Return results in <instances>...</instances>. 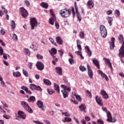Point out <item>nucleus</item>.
Wrapping results in <instances>:
<instances>
[{"label":"nucleus","instance_id":"53","mask_svg":"<svg viewBox=\"0 0 124 124\" xmlns=\"http://www.w3.org/2000/svg\"><path fill=\"white\" fill-rule=\"evenodd\" d=\"M36 57L38 60H42L43 59V56L40 54H37Z\"/></svg>","mask_w":124,"mask_h":124},{"label":"nucleus","instance_id":"18","mask_svg":"<svg viewBox=\"0 0 124 124\" xmlns=\"http://www.w3.org/2000/svg\"><path fill=\"white\" fill-rule=\"evenodd\" d=\"M93 62L97 67L98 69H100V66L99 65V62L96 59H93Z\"/></svg>","mask_w":124,"mask_h":124},{"label":"nucleus","instance_id":"36","mask_svg":"<svg viewBox=\"0 0 124 124\" xmlns=\"http://www.w3.org/2000/svg\"><path fill=\"white\" fill-rule=\"evenodd\" d=\"M85 93L87 96H88L89 97H90L91 98L92 95V93H91V92H90L89 90H86L85 91Z\"/></svg>","mask_w":124,"mask_h":124},{"label":"nucleus","instance_id":"45","mask_svg":"<svg viewBox=\"0 0 124 124\" xmlns=\"http://www.w3.org/2000/svg\"><path fill=\"white\" fill-rule=\"evenodd\" d=\"M115 15L116 17H119L120 16V11L116 10L115 11Z\"/></svg>","mask_w":124,"mask_h":124},{"label":"nucleus","instance_id":"24","mask_svg":"<svg viewBox=\"0 0 124 124\" xmlns=\"http://www.w3.org/2000/svg\"><path fill=\"white\" fill-rule=\"evenodd\" d=\"M36 100L35 97L34 96H31L28 98V102H35Z\"/></svg>","mask_w":124,"mask_h":124},{"label":"nucleus","instance_id":"34","mask_svg":"<svg viewBox=\"0 0 124 124\" xmlns=\"http://www.w3.org/2000/svg\"><path fill=\"white\" fill-rule=\"evenodd\" d=\"M49 53L50 54L52 53L54 56V55H56V54H57V49L55 48H52L51 49V51H49Z\"/></svg>","mask_w":124,"mask_h":124},{"label":"nucleus","instance_id":"47","mask_svg":"<svg viewBox=\"0 0 124 124\" xmlns=\"http://www.w3.org/2000/svg\"><path fill=\"white\" fill-rule=\"evenodd\" d=\"M11 27H13V28L14 29H15V28H16V24L15 23V21H14V20L12 21Z\"/></svg>","mask_w":124,"mask_h":124},{"label":"nucleus","instance_id":"38","mask_svg":"<svg viewBox=\"0 0 124 124\" xmlns=\"http://www.w3.org/2000/svg\"><path fill=\"white\" fill-rule=\"evenodd\" d=\"M49 40L52 44H53V45H55V46H58V45H57V43L55 42V41H54V39H53L52 38H49Z\"/></svg>","mask_w":124,"mask_h":124},{"label":"nucleus","instance_id":"49","mask_svg":"<svg viewBox=\"0 0 124 124\" xmlns=\"http://www.w3.org/2000/svg\"><path fill=\"white\" fill-rule=\"evenodd\" d=\"M25 52L26 53V55H28V56H30V55H31V52L28 48H25Z\"/></svg>","mask_w":124,"mask_h":124},{"label":"nucleus","instance_id":"55","mask_svg":"<svg viewBox=\"0 0 124 124\" xmlns=\"http://www.w3.org/2000/svg\"><path fill=\"white\" fill-rule=\"evenodd\" d=\"M0 56L3 55V49L1 46H0Z\"/></svg>","mask_w":124,"mask_h":124},{"label":"nucleus","instance_id":"25","mask_svg":"<svg viewBox=\"0 0 124 124\" xmlns=\"http://www.w3.org/2000/svg\"><path fill=\"white\" fill-rule=\"evenodd\" d=\"M61 88L63 89V91H68V92H70L71 91V88L70 87H67L64 85H62Z\"/></svg>","mask_w":124,"mask_h":124},{"label":"nucleus","instance_id":"15","mask_svg":"<svg viewBox=\"0 0 124 124\" xmlns=\"http://www.w3.org/2000/svg\"><path fill=\"white\" fill-rule=\"evenodd\" d=\"M93 6H94L93 1V0H89L87 2V8L92 9V8H93Z\"/></svg>","mask_w":124,"mask_h":124},{"label":"nucleus","instance_id":"21","mask_svg":"<svg viewBox=\"0 0 124 124\" xmlns=\"http://www.w3.org/2000/svg\"><path fill=\"white\" fill-rule=\"evenodd\" d=\"M86 108H87V107L84 104H81L79 107V108L81 112H83H83H86Z\"/></svg>","mask_w":124,"mask_h":124},{"label":"nucleus","instance_id":"43","mask_svg":"<svg viewBox=\"0 0 124 124\" xmlns=\"http://www.w3.org/2000/svg\"><path fill=\"white\" fill-rule=\"evenodd\" d=\"M12 39H14V40H16V41H17V40H18L17 35H16V34H13Z\"/></svg>","mask_w":124,"mask_h":124},{"label":"nucleus","instance_id":"50","mask_svg":"<svg viewBox=\"0 0 124 124\" xmlns=\"http://www.w3.org/2000/svg\"><path fill=\"white\" fill-rule=\"evenodd\" d=\"M55 27L57 30H59L60 29V24H59V22L58 21H55Z\"/></svg>","mask_w":124,"mask_h":124},{"label":"nucleus","instance_id":"40","mask_svg":"<svg viewBox=\"0 0 124 124\" xmlns=\"http://www.w3.org/2000/svg\"><path fill=\"white\" fill-rule=\"evenodd\" d=\"M48 93L49 94H53V93H54L55 92L54 91H52V89H48L47 90Z\"/></svg>","mask_w":124,"mask_h":124},{"label":"nucleus","instance_id":"27","mask_svg":"<svg viewBox=\"0 0 124 124\" xmlns=\"http://www.w3.org/2000/svg\"><path fill=\"white\" fill-rule=\"evenodd\" d=\"M76 15L77 16V18H78L79 22H81V21H82V17L81 16L80 13H79V11H76Z\"/></svg>","mask_w":124,"mask_h":124},{"label":"nucleus","instance_id":"9","mask_svg":"<svg viewBox=\"0 0 124 124\" xmlns=\"http://www.w3.org/2000/svg\"><path fill=\"white\" fill-rule=\"evenodd\" d=\"M88 74L90 79H93V72L92 70V67L90 65L87 64Z\"/></svg>","mask_w":124,"mask_h":124},{"label":"nucleus","instance_id":"63","mask_svg":"<svg viewBox=\"0 0 124 124\" xmlns=\"http://www.w3.org/2000/svg\"><path fill=\"white\" fill-rule=\"evenodd\" d=\"M33 122L34 123H35V124H44L43 123H41V122H39V121H33Z\"/></svg>","mask_w":124,"mask_h":124},{"label":"nucleus","instance_id":"60","mask_svg":"<svg viewBox=\"0 0 124 124\" xmlns=\"http://www.w3.org/2000/svg\"><path fill=\"white\" fill-rule=\"evenodd\" d=\"M58 52L59 53V55L61 56L62 57V55H63V52L62 51V50H58Z\"/></svg>","mask_w":124,"mask_h":124},{"label":"nucleus","instance_id":"32","mask_svg":"<svg viewBox=\"0 0 124 124\" xmlns=\"http://www.w3.org/2000/svg\"><path fill=\"white\" fill-rule=\"evenodd\" d=\"M107 19L108 21V24H109V26H112V21H113V18L108 16L107 17Z\"/></svg>","mask_w":124,"mask_h":124},{"label":"nucleus","instance_id":"54","mask_svg":"<svg viewBox=\"0 0 124 124\" xmlns=\"http://www.w3.org/2000/svg\"><path fill=\"white\" fill-rule=\"evenodd\" d=\"M97 123L99 124H104V122L101 119H98L97 121Z\"/></svg>","mask_w":124,"mask_h":124},{"label":"nucleus","instance_id":"61","mask_svg":"<svg viewBox=\"0 0 124 124\" xmlns=\"http://www.w3.org/2000/svg\"><path fill=\"white\" fill-rule=\"evenodd\" d=\"M28 66L30 69H31V68H32V63L29 62L28 63Z\"/></svg>","mask_w":124,"mask_h":124},{"label":"nucleus","instance_id":"58","mask_svg":"<svg viewBox=\"0 0 124 124\" xmlns=\"http://www.w3.org/2000/svg\"><path fill=\"white\" fill-rule=\"evenodd\" d=\"M113 13V11L112 10H108L107 11V14L108 15H110Z\"/></svg>","mask_w":124,"mask_h":124},{"label":"nucleus","instance_id":"39","mask_svg":"<svg viewBox=\"0 0 124 124\" xmlns=\"http://www.w3.org/2000/svg\"><path fill=\"white\" fill-rule=\"evenodd\" d=\"M50 55L51 56H52L54 61H55V62H58V61H59V59H58V58H57L56 57V56H54V54H53V53L52 52L50 53Z\"/></svg>","mask_w":124,"mask_h":124},{"label":"nucleus","instance_id":"20","mask_svg":"<svg viewBox=\"0 0 124 124\" xmlns=\"http://www.w3.org/2000/svg\"><path fill=\"white\" fill-rule=\"evenodd\" d=\"M55 39L56 40V42L58 44H59V45H62L63 43V41H62V39L60 36L56 37Z\"/></svg>","mask_w":124,"mask_h":124},{"label":"nucleus","instance_id":"51","mask_svg":"<svg viewBox=\"0 0 124 124\" xmlns=\"http://www.w3.org/2000/svg\"><path fill=\"white\" fill-rule=\"evenodd\" d=\"M63 81H64L65 84H66V85H68V86H69L70 85V83L69 82H68V80H67V79L64 78Z\"/></svg>","mask_w":124,"mask_h":124},{"label":"nucleus","instance_id":"7","mask_svg":"<svg viewBox=\"0 0 124 124\" xmlns=\"http://www.w3.org/2000/svg\"><path fill=\"white\" fill-rule=\"evenodd\" d=\"M107 116L108 118L107 122H108V123H116V122H117V119L115 118L113 119V117H112L110 112H108Z\"/></svg>","mask_w":124,"mask_h":124},{"label":"nucleus","instance_id":"37","mask_svg":"<svg viewBox=\"0 0 124 124\" xmlns=\"http://www.w3.org/2000/svg\"><path fill=\"white\" fill-rule=\"evenodd\" d=\"M79 69L82 71V72H84V71H87V68H86V67H85L84 66L80 65L79 66Z\"/></svg>","mask_w":124,"mask_h":124},{"label":"nucleus","instance_id":"16","mask_svg":"<svg viewBox=\"0 0 124 124\" xmlns=\"http://www.w3.org/2000/svg\"><path fill=\"white\" fill-rule=\"evenodd\" d=\"M100 93H101V95H102L103 98H105V99H108V98H109V95L106 93V91H105V90H102L101 91Z\"/></svg>","mask_w":124,"mask_h":124},{"label":"nucleus","instance_id":"1","mask_svg":"<svg viewBox=\"0 0 124 124\" xmlns=\"http://www.w3.org/2000/svg\"><path fill=\"white\" fill-rule=\"evenodd\" d=\"M118 40L120 43L122 44L120 49L119 50V56L120 58H124V36L122 34H119L118 36Z\"/></svg>","mask_w":124,"mask_h":124},{"label":"nucleus","instance_id":"6","mask_svg":"<svg viewBox=\"0 0 124 124\" xmlns=\"http://www.w3.org/2000/svg\"><path fill=\"white\" fill-rule=\"evenodd\" d=\"M38 22L35 17L30 18V25L31 26V30H34L35 27L37 26Z\"/></svg>","mask_w":124,"mask_h":124},{"label":"nucleus","instance_id":"2","mask_svg":"<svg viewBox=\"0 0 124 124\" xmlns=\"http://www.w3.org/2000/svg\"><path fill=\"white\" fill-rule=\"evenodd\" d=\"M60 14L63 18H67V17H69V16H70V14H71V10H70V9H62L60 10Z\"/></svg>","mask_w":124,"mask_h":124},{"label":"nucleus","instance_id":"23","mask_svg":"<svg viewBox=\"0 0 124 124\" xmlns=\"http://www.w3.org/2000/svg\"><path fill=\"white\" fill-rule=\"evenodd\" d=\"M40 5L43 7V8H45L46 9H47L48 8L49 5H48V3L45 2H42L40 4Z\"/></svg>","mask_w":124,"mask_h":124},{"label":"nucleus","instance_id":"19","mask_svg":"<svg viewBox=\"0 0 124 124\" xmlns=\"http://www.w3.org/2000/svg\"><path fill=\"white\" fill-rule=\"evenodd\" d=\"M55 70L57 74L62 76V69L60 67H57L55 68Z\"/></svg>","mask_w":124,"mask_h":124},{"label":"nucleus","instance_id":"28","mask_svg":"<svg viewBox=\"0 0 124 124\" xmlns=\"http://www.w3.org/2000/svg\"><path fill=\"white\" fill-rule=\"evenodd\" d=\"M54 86L55 91H57V93H60V86H59V85H58V84L57 83H54Z\"/></svg>","mask_w":124,"mask_h":124},{"label":"nucleus","instance_id":"52","mask_svg":"<svg viewBox=\"0 0 124 124\" xmlns=\"http://www.w3.org/2000/svg\"><path fill=\"white\" fill-rule=\"evenodd\" d=\"M21 90H23V91H25V92H27L28 91V90H29L28 89V87H26V86H22L21 87Z\"/></svg>","mask_w":124,"mask_h":124},{"label":"nucleus","instance_id":"11","mask_svg":"<svg viewBox=\"0 0 124 124\" xmlns=\"http://www.w3.org/2000/svg\"><path fill=\"white\" fill-rule=\"evenodd\" d=\"M36 66L38 70H43L44 69V64L40 62H38L36 64Z\"/></svg>","mask_w":124,"mask_h":124},{"label":"nucleus","instance_id":"48","mask_svg":"<svg viewBox=\"0 0 124 124\" xmlns=\"http://www.w3.org/2000/svg\"><path fill=\"white\" fill-rule=\"evenodd\" d=\"M69 62L71 64H74V60L73 58H70L69 59Z\"/></svg>","mask_w":124,"mask_h":124},{"label":"nucleus","instance_id":"3","mask_svg":"<svg viewBox=\"0 0 124 124\" xmlns=\"http://www.w3.org/2000/svg\"><path fill=\"white\" fill-rule=\"evenodd\" d=\"M100 31L102 37L105 38L107 36V29H106V27L104 25H101L100 26Z\"/></svg>","mask_w":124,"mask_h":124},{"label":"nucleus","instance_id":"14","mask_svg":"<svg viewBox=\"0 0 124 124\" xmlns=\"http://www.w3.org/2000/svg\"><path fill=\"white\" fill-rule=\"evenodd\" d=\"M98 74H100L102 78H105L106 81H109V78L102 71L99 70L97 71Z\"/></svg>","mask_w":124,"mask_h":124},{"label":"nucleus","instance_id":"62","mask_svg":"<svg viewBox=\"0 0 124 124\" xmlns=\"http://www.w3.org/2000/svg\"><path fill=\"white\" fill-rule=\"evenodd\" d=\"M77 47L79 51H82V46H81V45H77Z\"/></svg>","mask_w":124,"mask_h":124},{"label":"nucleus","instance_id":"26","mask_svg":"<svg viewBox=\"0 0 124 124\" xmlns=\"http://www.w3.org/2000/svg\"><path fill=\"white\" fill-rule=\"evenodd\" d=\"M62 94H63V98H66V97H68V93H67L66 91H64V90H62L61 91Z\"/></svg>","mask_w":124,"mask_h":124},{"label":"nucleus","instance_id":"64","mask_svg":"<svg viewBox=\"0 0 124 124\" xmlns=\"http://www.w3.org/2000/svg\"><path fill=\"white\" fill-rule=\"evenodd\" d=\"M25 3L26 4L27 6H30L31 4L30 3V1L28 0H25Z\"/></svg>","mask_w":124,"mask_h":124},{"label":"nucleus","instance_id":"31","mask_svg":"<svg viewBox=\"0 0 124 124\" xmlns=\"http://www.w3.org/2000/svg\"><path fill=\"white\" fill-rule=\"evenodd\" d=\"M37 105L38 106L39 108H42L43 106V102L40 100H38Z\"/></svg>","mask_w":124,"mask_h":124},{"label":"nucleus","instance_id":"22","mask_svg":"<svg viewBox=\"0 0 124 124\" xmlns=\"http://www.w3.org/2000/svg\"><path fill=\"white\" fill-rule=\"evenodd\" d=\"M85 49H86V51H87V53L89 56V57H91L92 56V51L91 50V49H90V47H89V46H86L85 47Z\"/></svg>","mask_w":124,"mask_h":124},{"label":"nucleus","instance_id":"59","mask_svg":"<svg viewBox=\"0 0 124 124\" xmlns=\"http://www.w3.org/2000/svg\"><path fill=\"white\" fill-rule=\"evenodd\" d=\"M75 8L76 10V11H78V6L77 5V2H75Z\"/></svg>","mask_w":124,"mask_h":124},{"label":"nucleus","instance_id":"35","mask_svg":"<svg viewBox=\"0 0 124 124\" xmlns=\"http://www.w3.org/2000/svg\"><path fill=\"white\" fill-rule=\"evenodd\" d=\"M55 20H56V18H55L51 17L50 18H49V23L50 24V25H54L55 23Z\"/></svg>","mask_w":124,"mask_h":124},{"label":"nucleus","instance_id":"33","mask_svg":"<svg viewBox=\"0 0 124 124\" xmlns=\"http://www.w3.org/2000/svg\"><path fill=\"white\" fill-rule=\"evenodd\" d=\"M79 36L81 39H83V38H85V33L83 31H80L79 34Z\"/></svg>","mask_w":124,"mask_h":124},{"label":"nucleus","instance_id":"42","mask_svg":"<svg viewBox=\"0 0 124 124\" xmlns=\"http://www.w3.org/2000/svg\"><path fill=\"white\" fill-rule=\"evenodd\" d=\"M76 98L77 99H78V101H79L80 102H81V101H82V98L81 97V96H80L79 95H76Z\"/></svg>","mask_w":124,"mask_h":124},{"label":"nucleus","instance_id":"46","mask_svg":"<svg viewBox=\"0 0 124 124\" xmlns=\"http://www.w3.org/2000/svg\"><path fill=\"white\" fill-rule=\"evenodd\" d=\"M71 10H72V13L73 14V18H74V17H75V15L76 14V13H75V10L74 7H72Z\"/></svg>","mask_w":124,"mask_h":124},{"label":"nucleus","instance_id":"30","mask_svg":"<svg viewBox=\"0 0 124 124\" xmlns=\"http://www.w3.org/2000/svg\"><path fill=\"white\" fill-rule=\"evenodd\" d=\"M43 81L46 85H47V86H51V82L48 79H44Z\"/></svg>","mask_w":124,"mask_h":124},{"label":"nucleus","instance_id":"56","mask_svg":"<svg viewBox=\"0 0 124 124\" xmlns=\"http://www.w3.org/2000/svg\"><path fill=\"white\" fill-rule=\"evenodd\" d=\"M50 14H51V15L52 16L51 18H56V16H55V14H54V12H53L52 10H51Z\"/></svg>","mask_w":124,"mask_h":124},{"label":"nucleus","instance_id":"44","mask_svg":"<svg viewBox=\"0 0 124 124\" xmlns=\"http://www.w3.org/2000/svg\"><path fill=\"white\" fill-rule=\"evenodd\" d=\"M23 73L24 75L26 76V77H28L29 76V74L28 73V72L26 70H25L24 69L22 70Z\"/></svg>","mask_w":124,"mask_h":124},{"label":"nucleus","instance_id":"41","mask_svg":"<svg viewBox=\"0 0 124 124\" xmlns=\"http://www.w3.org/2000/svg\"><path fill=\"white\" fill-rule=\"evenodd\" d=\"M65 122H68V123L71 122V118H68V117H65L64 123H65Z\"/></svg>","mask_w":124,"mask_h":124},{"label":"nucleus","instance_id":"17","mask_svg":"<svg viewBox=\"0 0 124 124\" xmlns=\"http://www.w3.org/2000/svg\"><path fill=\"white\" fill-rule=\"evenodd\" d=\"M95 100L97 103L98 104V105H100V106H102V105H103V103H102V99L97 95L95 97Z\"/></svg>","mask_w":124,"mask_h":124},{"label":"nucleus","instance_id":"29","mask_svg":"<svg viewBox=\"0 0 124 124\" xmlns=\"http://www.w3.org/2000/svg\"><path fill=\"white\" fill-rule=\"evenodd\" d=\"M13 74L14 77H20L21 76V73L20 72H13Z\"/></svg>","mask_w":124,"mask_h":124},{"label":"nucleus","instance_id":"8","mask_svg":"<svg viewBox=\"0 0 124 124\" xmlns=\"http://www.w3.org/2000/svg\"><path fill=\"white\" fill-rule=\"evenodd\" d=\"M30 88L31 91H39L42 92V89L39 86H36L35 84H30Z\"/></svg>","mask_w":124,"mask_h":124},{"label":"nucleus","instance_id":"12","mask_svg":"<svg viewBox=\"0 0 124 124\" xmlns=\"http://www.w3.org/2000/svg\"><path fill=\"white\" fill-rule=\"evenodd\" d=\"M103 60H104V61H105V64L108 65V66L112 70L113 69V67H112V63H111V62H110V60H109V59H107L106 58H104Z\"/></svg>","mask_w":124,"mask_h":124},{"label":"nucleus","instance_id":"5","mask_svg":"<svg viewBox=\"0 0 124 124\" xmlns=\"http://www.w3.org/2000/svg\"><path fill=\"white\" fill-rule=\"evenodd\" d=\"M17 115H18V116L16 117V120H17V121H21V119L22 120H25L26 117H27L25 112L21 110L18 111Z\"/></svg>","mask_w":124,"mask_h":124},{"label":"nucleus","instance_id":"10","mask_svg":"<svg viewBox=\"0 0 124 124\" xmlns=\"http://www.w3.org/2000/svg\"><path fill=\"white\" fill-rule=\"evenodd\" d=\"M20 13L23 17V18H26V17H28V15H29V13H28V11L25 9L24 7H21L20 9Z\"/></svg>","mask_w":124,"mask_h":124},{"label":"nucleus","instance_id":"4","mask_svg":"<svg viewBox=\"0 0 124 124\" xmlns=\"http://www.w3.org/2000/svg\"><path fill=\"white\" fill-rule=\"evenodd\" d=\"M21 105L23 106L25 110L27 111V112H29V113H30L31 114L32 113V109L30 107V106H29V104L27 103V102L25 101H22Z\"/></svg>","mask_w":124,"mask_h":124},{"label":"nucleus","instance_id":"13","mask_svg":"<svg viewBox=\"0 0 124 124\" xmlns=\"http://www.w3.org/2000/svg\"><path fill=\"white\" fill-rule=\"evenodd\" d=\"M116 39L114 37H112L111 39V42H109L110 49V50H114L115 47V41Z\"/></svg>","mask_w":124,"mask_h":124},{"label":"nucleus","instance_id":"57","mask_svg":"<svg viewBox=\"0 0 124 124\" xmlns=\"http://www.w3.org/2000/svg\"><path fill=\"white\" fill-rule=\"evenodd\" d=\"M102 110H103L104 111H105V112H106L107 113V114H108V112H110L109 111L107 110V108H105V107H102Z\"/></svg>","mask_w":124,"mask_h":124}]
</instances>
